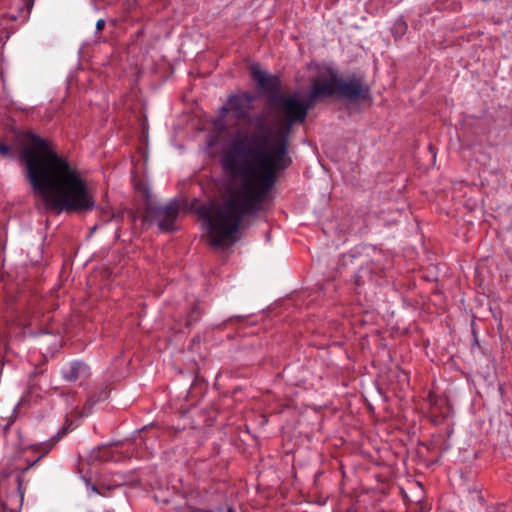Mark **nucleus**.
I'll use <instances>...</instances> for the list:
<instances>
[{
    "label": "nucleus",
    "mask_w": 512,
    "mask_h": 512,
    "mask_svg": "<svg viewBox=\"0 0 512 512\" xmlns=\"http://www.w3.org/2000/svg\"><path fill=\"white\" fill-rule=\"evenodd\" d=\"M254 96L251 94L231 95L227 104L221 107V113L224 115L231 111L236 119H243L251 109Z\"/></svg>",
    "instance_id": "20e7f679"
},
{
    "label": "nucleus",
    "mask_w": 512,
    "mask_h": 512,
    "mask_svg": "<svg viewBox=\"0 0 512 512\" xmlns=\"http://www.w3.org/2000/svg\"><path fill=\"white\" fill-rule=\"evenodd\" d=\"M148 211L155 217L161 230L171 231L179 212V205L176 202H170L164 206H149Z\"/></svg>",
    "instance_id": "7ed1b4c3"
},
{
    "label": "nucleus",
    "mask_w": 512,
    "mask_h": 512,
    "mask_svg": "<svg viewBox=\"0 0 512 512\" xmlns=\"http://www.w3.org/2000/svg\"><path fill=\"white\" fill-rule=\"evenodd\" d=\"M118 453H123V451H118L111 445H101L92 449L88 453L87 461L89 464H95L103 461H118L120 459L119 456H116Z\"/></svg>",
    "instance_id": "0eeeda50"
},
{
    "label": "nucleus",
    "mask_w": 512,
    "mask_h": 512,
    "mask_svg": "<svg viewBox=\"0 0 512 512\" xmlns=\"http://www.w3.org/2000/svg\"><path fill=\"white\" fill-rule=\"evenodd\" d=\"M492 512H506L504 507H497Z\"/></svg>",
    "instance_id": "dca6fc26"
},
{
    "label": "nucleus",
    "mask_w": 512,
    "mask_h": 512,
    "mask_svg": "<svg viewBox=\"0 0 512 512\" xmlns=\"http://www.w3.org/2000/svg\"><path fill=\"white\" fill-rule=\"evenodd\" d=\"M251 76L258 87L267 93L277 94L281 88L279 77L268 74L258 64L251 67Z\"/></svg>",
    "instance_id": "39448f33"
},
{
    "label": "nucleus",
    "mask_w": 512,
    "mask_h": 512,
    "mask_svg": "<svg viewBox=\"0 0 512 512\" xmlns=\"http://www.w3.org/2000/svg\"><path fill=\"white\" fill-rule=\"evenodd\" d=\"M265 116L263 114L256 115L254 117V124L260 130L265 123Z\"/></svg>",
    "instance_id": "9b49d317"
},
{
    "label": "nucleus",
    "mask_w": 512,
    "mask_h": 512,
    "mask_svg": "<svg viewBox=\"0 0 512 512\" xmlns=\"http://www.w3.org/2000/svg\"><path fill=\"white\" fill-rule=\"evenodd\" d=\"M228 512H235V511L232 508H229Z\"/></svg>",
    "instance_id": "a211bd4d"
},
{
    "label": "nucleus",
    "mask_w": 512,
    "mask_h": 512,
    "mask_svg": "<svg viewBox=\"0 0 512 512\" xmlns=\"http://www.w3.org/2000/svg\"><path fill=\"white\" fill-rule=\"evenodd\" d=\"M105 27V20L104 19H99L97 22H96V30L97 31H101L103 30Z\"/></svg>",
    "instance_id": "ddd939ff"
},
{
    "label": "nucleus",
    "mask_w": 512,
    "mask_h": 512,
    "mask_svg": "<svg viewBox=\"0 0 512 512\" xmlns=\"http://www.w3.org/2000/svg\"><path fill=\"white\" fill-rule=\"evenodd\" d=\"M135 188H136L137 190L141 191V192L144 194V196H145L147 199H149L150 194H149V189H148L147 187H145V186H144V185H142V184H137V185L135 186Z\"/></svg>",
    "instance_id": "f8f14e48"
},
{
    "label": "nucleus",
    "mask_w": 512,
    "mask_h": 512,
    "mask_svg": "<svg viewBox=\"0 0 512 512\" xmlns=\"http://www.w3.org/2000/svg\"><path fill=\"white\" fill-rule=\"evenodd\" d=\"M133 456H135V457H142L143 455H142V454H140V453H138V452H136V453L131 452V454L127 455L126 457H128V458H129V457H133Z\"/></svg>",
    "instance_id": "2eb2a0df"
},
{
    "label": "nucleus",
    "mask_w": 512,
    "mask_h": 512,
    "mask_svg": "<svg viewBox=\"0 0 512 512\" xmlns=\"http://www.w3.org/2000/svg\"><path fill=\"white\" fill-rule=\"evenodd\" d=\"M8 11L3 14L2 20L25 22L30 14L31 5L27 0H9Z\"/></svg>",
    "instance_id": "423d86ee"
},
{
    "label": "nucleus",
    "mask_w": 512,
    "mask_h": 512,
    "mask_svg": "<svg viewBox=\"0 0 512 512\" xmlns=\"http://www.w3.org/2000/svg\"><path fill=\"white\" fill-rule=\"evenodd\" d=\"M63 378L69 382L86 379L90 376V368L82 361H73L63 370Z\"/></svg>",
    "instance_id": "6e6552de"
},
{
    "label": "nucleus",
    "mask_w": 512,
    "mask_h": 512,
    "mask_svg": "<svg viewBox=\"0 0 512 512\" xmlns=\"http://www.w3.org/2000/svg\"><path fill=\"white\" fill-rule=\"evenodd\" d=\"M92 490H93L94 492H96V493L98 492V490H97V488H96L95 486H92Z\"/></svg>",
    "instance_id": "f3484780"
},
{
    "label": "nucleus",
    "mask_w": 512,
    "mask_h": 512,
    "mask_svg": "<svg viewBox=\"0 0 512 512\" xmlns=\"http://www.w3.org/2000/svg\"><path fill=\"white\" fill-rule=\"evenodd\" d=\"M331 96L349 102L365 101L370 98V88L362 76L353 74L342 78L333 67L323 65L312 81L307 98L297 94L279 97L286 125L250 137L238 133L231 141L222 156V166L232 180L229 198L217 205L197 208L212 246L231 245L237 241L242 220L261 208L278 173L292 163L289 156L291 126L305 120L317 99Z\"/></svg>",
    "instance_id": "f257e3e1"
},
{
    "label": "nucleus",
    "mask_w": 512,
    "mask_h": 512,
    "mask_svg": "<svg viewBox=\"0 0 512 512\" xmlns=\"http://www.w3.org/2000/svg\"><path fill=\"white\" fill-rule=\"evenodd\" d=\"M0 155L5 158H12L13 152L10 146L0 143Z\"/></svg>",
    "instance_id": "1a4fd4ad"
},
{
    "label": "nucleus",
    "mask_w": 512,
    "mask_h": 512,
    "mask_svg": "<svg viewBox=\"0 0 512 512\" xmlns=\"http://www.w3.org/2000/svg\"><path fill=\"white\" fill-rule=\"evenodd\" d=\"M20 159L34 194L46 209L57 212L91 211L95 198L80 171L54 145L37 134L24 132Z\"/></svg>",
    "instance_id": "f03ea898"
},
{
    "label": "nucleus",
    "mask_w": 512,
    "mask_h": 512,
    "mask_svg": "<svg viewBox=\"0 0 512 512\" xmlns=\"http://www.w3.org/2000/svg\"><path fill=\"white\" fill-rule=\"evenodd\" d=\"M54 444H55V441H50L49 443H47V444L45 445V447H46V451H49V450L52 448V446H53Z\"/></svg>",
    "instance_id": "4468645a"
},
{
    "label": "nucleus",
    "mask_w": 512,
    "mask_h": 512,
    "mask_svg": "<svg viewBox=\"0 0 512 512\" xmlns=\"http://www.w3.org/2000/svg\"><path fill=\"white\" fill-rule=\"evenodd\" d=\"M407 29V25L403 20H397L394 23V30L397 31L399 34H404Z\"/></svg>",
    "instance_id": "9d476101"
}]
</instances>
